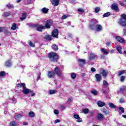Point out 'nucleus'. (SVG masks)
<instances>
[{"instance_id": "23", "label": "nucleus", "mask_w": 126, "mask_h": 126, "mask_svg": "<svg viewBox=\"0 0 126 126\" xmlns=\"http://www.w3.org/2000/svg\"><path fill=\"white\" fill-rule=\"evenodd\" d=\"M52 49L54 51H58V50H59V46H58V45L57 44H54L52 45Z\"/></svg>"}, {"instance_id": "59", "label": "nucleus", "mask_w": 126, "mask_h": 126, "mask_svg": "<svg viewBox=\"0 0 126 126\" xmlns=\"http://www.w3.org/2000/svg\"><path fill=\"white\" fill-rule=\"evenodd\" d=\"M72 98H70L68 99V101H67V102H68V103H70V102H72Z\"/></svg>"}, {"instance_id": "1", "label": "nucleus", "mask_w": 126, "mask_h": 126, "mask_svg": "<svg viewBox=\"0 0 126 126\" xmlns=\"http://www.w3.org/2000/svg\"><path fill=\"white\" fill-rule=\"evenodd\" d=\"M97 23V21L95 19H93L91 20L90 23V28L93 30H95V31H97V32H100V31H102L103 28L100 25H95Z\"/></svg>"}, {"instance_id": "37", "label": "nucleus", "mask_w": 126, "mask_h": 126, "mask_svg": "<svg viewBox=\"0 0 126 126\" xmlns=\"http://www.w3.org/2000/svg\"><path fill=\"white\" fill-rule=\"evenodd\" d=\"M101 52H102V53H103V54H105V55H108V54H109V53H108V52H107V51H106V49L102 48L100 49Z\"/></svg>"}, {"instance_id": "14", "label": "nucleus", "mask_w": 126, "mask_h": 126, "mask_svg": "<svg viewBox=\"0 0 126 126\" xmlns=\"http://www.w3.org/2000/svg\"><path fill=\"white\" fill-rule=\"evenodd\" d=\"M116 40H117L118 42L119 43H126V40L123 37H121L120 36H116Z\"/></svg>"}, {"instance_id": "55", "label": "nucleus", "mask_w": 126, "mask_h": 126, "mask_svg": "<svg viewBox=\"0 0 126 126\" xmlns=\"http://www.w3.org/2000/svg\"><path fill=\"white\" fill-rule=\"evenodd\" d=\"M124 34L123 36H126V29H123Z\"/></svg>"}, {"instance_id": "42", "label": "nucleus", "mask_w": 126, "mask_h": 126, "mask_svg": "<svg viewBox=\"0 0 126 126\" xmlns=\"http://www.w3.org/2000/svg\"><path fill=\"white\" fill-rule=\"evenodd\" d=\"M99 11H100V8L99 7H96L94 9V12H95V13H98V12H99Z\"/></svg>"}, {"instance_id": "40", "label": "nucleus", "mask_w": 126, "mask_h": 126, "mask_svg": "<svg viewBox=\"0 0 126 126\" xmlns=\"http://www.w3.org/2000/svg\"><path fill=\"white\" fill-rule=\"evenodd\" d=\"M71 77L72 79H74L76 77V74L75 73H72L71 74Z\"/></svg>"}, {"instance_id": "41", "label": "nucleus", "mask_w": 126, "mask_h": 126, "mask_svg": "<svg viewBox=\"0 0 126 126\" xmlns=\"http://www.w3.org/2000/svg\"><path fill=\"white\" fill-rule=\"evenodd\" d=\"M10 126H16V123H15V121H12L10 123Z\"/></svg>"}, {"instance_id": "36", "label": "nucleus", "mask_w": 126, "mask_h": 126, "mask_svg": "<svg viewBox=\"0 0 126 126\" xmlns=\"http://www.w3.org/2000/svg\"><path fill=\"white\" fill-rule=\"evenodd\" d=\"M91 93L94 96H97V95H98V93L97 92V91H96V90L92 91Z\"/></svg>"}, {"instance_id": "2", "label": "nucleus", "mask_w": 126, "mask_h": 126, "mask_svg": "<svg viewBox=\"0 0 126 126\" xmlns=\"http://www.w3.org/2000/svg\"><path fill=\"white\" fill-rule=\"evenodd\" d=\"M48 57L50 58L51 62H58L59 59V56L57 55V53L52 52L48 55Z\"/></svg>"}, {"instance_id": "45", "label": "nucleus", "mask_w": 126, "mask_h": 126, "mask_svg": "<svg viewBox=\"0 0 126 126\" xmlns=\"http://www.w3.org/2000/svg\"><path fill=\"white\" fill-rule=\"evenodd\" d=\"M77 11H78L79 12L83 13L84 12V9H83V8H80L77 9Z\"/></svg>"}, {"instance_id": "50", "label": "nucleus", "mask_w": 126, "mask_h": 126, "mask_svg": "<svg viewBox=\"0 0 126 126\" xmlns=\"http://www.w3.org/2000/svg\"><path fill=\"white\" fill-rule=\"evenodd\" d=\"M67 36L68 38H72L73 35L71 33H68Z\"/></svg>"}, {"instance_id": "62", "label": "nucleus", "mask_w": 126, "mask_h": 126, "mask_svg": "<svg viewBox=\"0 0 126 126\" xmlns=\"http://www.w3.org/2000/svg\"><path fill=\"white\" fill-rule=\"evenodd\" d=\"M3 27H0V33H1L2 32V29Z\"/></svg>"}, {"instance_id": "26", "label": "nucleus", "mask_w": 126, "mask_h": 126, "mask_svg": "<svg viewBox=\"0 0 126 126\" xmlns=\"http://www.w3.org/2000/svg\"><path fill=\"white\" fill-rule=\"evenodd\" d=\"M41 11L43 12V13H48L49 9L46 7H44L41 9Z\"/></svg>"}, {"instance_id": "10", "label": "nucleus", "mask_w": 126, "mask_h": 126, "mask_svg": "<svg viewBox=\"0 0 126 126\" xmlns=\"http://www.w3.org/2000/svg\"><path fill=\"white\" fill-rule=\"evenodd\" d=\"M96 58H97V55H96L94 53L92 52L90 53V55H89V60H90V61L95 60Z\"/></svg>"}, {"instance_id": "15", "label": "nucleus", "mask_w": 126, "mask_h": 126, "mask_svg": "<svg viewBox=\"0 0 126 126\" xmlns=\"http://www.w3.org/2000/svg\"><path fill=\"white\" fill-rule=\"evenodd\" d=\"M74 119H75L77 120V123H81L82 122V119L80 118V117H79V115L77 114H75L73 116Z\"/></svg>"}, {"instance_id": "5", "label": "nucleus", "mask_w": 126, "mask_h": 126, "mask_svg": "<svg viewBox=\"0 0 126 126\" xmlns=\"http://www.w3.org/2000/svg\"><path fill=\"white\" fill-rule=\"evenodd\" d=\"M86 61L84 59H80L78 60V63L80 67H83L84 66V64H85V62Z\"/></svg>"}, {"instance_id": "21", "label": "nucleus", "mask_w": 126, "mask_h": 126, "mask_svg": "<svg viewBox=\"0 0 126 126\" xmlns=\"http://www.w3.org/2000/svg\"><path fill=\"white\" fill-rule=\"evenodd\" d=\"M105 105H106L105 103L103 101H98L97 102V106L100 108H101L102 107H104Z\"/></svg>"}, {"instance_id": "25", "label": "nucleus", "mask_w": 126, "mask_h": 126, "mask_svg": "<svg viewBox=\"0 0 126 126\" xmlns=\"http://www.w3.org/2000/svg\"><path fill=\"white\" fill-rule=\"evenodd\" d=\"M17 86L18 88H21V87H23L24 88V87H25L26 85L25 83L18 84L17 85Z\"/></svg>"}, {"instance_id": "35", "label": "nucleus", "mask_w": 126, "mask_h": 126, "mask_svg": "<svg viewBox=\"0 0 126 126\" xmlns=\"http://www.w3.org/2000/svg\"><path fill=\"white\" fill-rule=\"evenodd\" d=\"M110 15H111V12H108L104 13L103 15V17H108V16H110Z\"/></svg>"}, {"instance_id": "7", "label": "nucleus", "mask_w": 126, "mask_h": 126, "mask_svg": "<svg viewBox=\"0 0 126 126\" xmlns=\"http://www.w3.org/2000/svg\"><path fill=\"white\" fill-rule=\"evenodd\" d=\"M99 73L100 74H102L103 77H107V75H108V71L104 70L103 68L100 69Z\"/></svg>"}, {"instance_id": "54", "label": "nucleus", "mask_w": 126, "mask_h": 126, "mask_svg": "<svg viewBox=\"0 0 126 126\" xmlns=\"http://www.w3.org/2000/svg\"><path fill=\"white\" fill-rule=\"evenodd\" d=\"M29 45L31 46V47H34V44H33V43H32L31 41L29 42Z\"/></svg>"}, {"instance_id": "56", "label": "nucleus", "mask_w": 126, "mask_h": 126, "mask_svg": "<svg viewBox=\"0 0 126 126\" xmlns=\"http://www.w3.org/2000/svg\"><path fill=\"white\" fill-rule=\"evenodd\" d=\"M67 15H64L62 16V19H65L66 18H67Z\"/></svg>"}, {"instance_id": "51", "label": "nucleus", "mask_w": 126, "mask_h": 126, "mask_svg": "<svg viewBox=\"0 0 126 126\" xmlns=\"http://www.w3.org/2000/svg\"><path fill=\"white\" fill-rule=\"evenodd\" d=\"M12 101H13V103L14 104H15V103H16L17 101H16V98H13L12 99Z\"/></svg>"}, {"instance_id": "49", "label": "nucleus", "mask_w": 126, "mask_h": 126, "mask_svg": "<svg viewBox=\"0 0 126 126\" xmlns=\"http://www.w3.org/2000/svg\"><path fill=\"white\" fill-rule=\"evenodd\" d=\"M58 123H61V120L59 119L56 120L54 122V124H58Z\"/></svg>"}, {"instance_id": "24", "label": "nucleus", "mask_w": 126, "mask_h": 126, "mask_svg": "<svg viewBox=\"0 0 126 126\" xmlns=\"http://www.w3.org/2000/svg\"><path fill=\"white\" fill-rule=\"evenodd\" d=\"M108 85H109V83H108L107 81H106V80H103V86H102V87L107 88V87H108Z\"/></svg>"}, {"instance_id": "11", "label": "nucleus", "mask_w": 126, "mask_h": 126, "mask_svg": "<svg viewBox=\"0 0 126 126\" xmlns=\"http://www.w3.org/2000/svg\"><path fill=\"white\" fill-rule=\"evenodd\" d=\"M96 82H100L102 80V76L100 74H96L94 76Z\"/></svg>"}, {"instance_id": "29", "label": "nucleus", "mask_w": 126, "mask_h": 126, "mask_svg": "<svg viewBox=\"0 0 126 126\" xmlns=\"http://www.w3.org/2000/svg\"><path fill=\"white\" fill-rule=\"evenodd\" d=\"M29 116L30 118H34V117H35V113L34 112L31 111L29 113Z\"/></svg>"}, {"instance_id": "16", "label": "nucleus", "mask_w": 126, "mask_h": 126, "mask_svg": "<svg viewBox=\"0 0 126 126\" xmlns=\"http://www.w3.org/2000/svg\"><path fill=\"white\" fill-rule=\"evenodd\" d=\"M111 7L113 10H115V11H119V7L117 4H113L111 5Z\"/></svg>"}, {"instance_id": "4", "label": "nucleus", "mask_w": 126, "mask_h": 126, "mask_svg": "<svg viewBox=\"0 0 126 126\" xmlns=\"http://www.w3.org/2000/svg\"><path fill=\"white\" fill-rule=\"evenodd\" d=\"M52 25H53V21L52 20H48L44 27L45 28H47V29H50Z\"/></svg>"}, {"instance_id": "30", "label": "nucleus", "mask_w": 126, "mask_h": 126, "mask_svg": "<svg viewBox=\"0 0 126 126\" xmlns=\"http://www.w3.org/2000/svg\"><path fill=\"white\" fill-rule=\"evenodd\" d=\"M44 39L46 40H48L49 41H51L52 40V36L46 35L44 37Z\"/></svg>"}, {"instance_id": "13", "label": "nucleus", "mask_w": 126, "mask_h": 126, "mask_svg": "<svg viewBox=\"0 0 126 126\" xmlns=\"http://www.w3.org/2000/svg\"><path fill=\"white\" fill-rule=\"evenodd\" d=\"M104 119V115L101 113H98L96 116V120L97 121H102Z\"/></svg>"}, {"instance_id": "19", "label": "nucleus", "mask_w": 126, "mask_h": 126, "mask_svg": "<svg viewBox=\"0 0 126 126\" xmlns=\"http://www.w3.org/2000/svg\"><path fill=\"white\" fill-rule=\"evenodd\" d=\"M11 65H12V63H11V60H7L5 63V65L7 67H10V66H11Z\"/></svg>"}, {"instance_id": "6", "label": "nucleus", "mask_w": 126, "mask_h": 126, "mask_svg": "<svg viewBox=\"0 0 126 126\" xmlns=\"http://www.w3.org/2000/svg\"><path fill=\"white\" fill-rule=\"evenodd\" d=\"M33 93V91L26 88V86H25V87H24L23 88V93L24 94H26V95H27V94H29V93Z\"/></svg>"}, {"instance_id": "8", "label": "nucleus", "mask_w": 126, "mask_h": 126, "mask_svg": "<svg viewBox=\"0 0 126 126\" xmlns=\"http://www.w3.org/2000/svg\"><path fill=\"white\" fill-rule=\"evenodd\" d=\"M52 35L54 38H59V30L57 29L54 30L52 32Z\"/></svg>"}, {"instance_id": "61", "label": "nucleus", "mask_w": 126, "mask_h": 126, "mask_svg": "<svg viewBox=\"0 0 126 126\" xmlns=\"http://www.w3.org/2000/svg\"><path fill=\"white\" fill-rule=\"evenodd\" d=\"M120 5H121L122 6H125V3L123 2H120Z\"/></svg>"}, {"instance_id": "17", "label": "nucleus", "mask_w": 126, "mask_h": 126, "mask_svg": "<svg viewBox=\"0 0 126 126\" xmlns=\"http://www.w3.org/2000/svg\"><path fill=\"white\" fill-rule=\"evenodd\" d=\"M2 32H4V34H5L6 35H10V34H11L10 32H9L8 30H7V28L6 27H3Z\"/></svg>"}, {"instance_id": "48", "label": "nucleus", "mask_w": 126, "mask_h": 126, "mask_svg": "<svg viewBox=\"0 0 126 126\" xmlns=\"http://www.w3.org/2000/svg\"><path fill=\"white\" fill-rule=\"evenodd\" d=\"M120 102L123 104V103H126V100L124 98H121L120 99Z\"/></svg>"}, {"instance_id": "18", "label": "nucleus", "mask_w": 126, "mask_h": 126, "mask_svg": "<svg viewBox=\"0 0 126 126\" xmlns=\"http://www.w3.org/2000/svg\"><path fill=\"white\" fill-rule=\"evenodd\" d=\"M51 1L54 6H58L60 3V0H51Z\"/></svg>"}, {"instance_id": "20", "label": "nucleus", "mask_w": 126, "mask_h": 126, "mask_svg": "<svg viewBox=\"0 0 126 126\" xmlns=\"http://www.w3.org/2000/svg\"><path fill=\"white\" fill-rule=\"evenodd\" d=\"M10 15H11V12H4L2 14L3 17H8Z\"/></svg>"}, {"instance_id": "44", "label": "nucleus", "mask_w": 126, "mask_h": 126, "mask_svg": "<svg viewBox=\"0 0 126 126\" xmlns=\"http://www.w3.org/2000/svg\"><path fill=\"white\" fill-rule=\"evenodd\" d=\"M125 79H126V77L124 76H121L120 78V81H121V82H124Z\"/></svg>"}, {"instance_id": "3", "label": "nucleus", "mask_w": 126, "mask_h": 126, "mask_svg": "<svg viewBox=\"0 0 126 126\" xmlns=\"http://www.w3.org/2000/svg\"><path fill=\"white\" fill-rule=\"evenodd\" d=\"M62 72H63V71L61 70L60 68V67L59 66H56V67L54 69V73L55 74H57V76L59 77L62 76Z\"/></svg>"}, {"instance_id": "43", "label": "nucleus", "mask_w": 126, "mask_h": 126, "mask_svg": "<svg viewBox=\"0 0 126 126\" xmlns=\"http://www.w3.org/2000/svg\"><path fill=\"white\" fill-rule=\"evenodd\" d=\"M119 110L121 111V113H125V108L124 107H119Z\"/></svg>"}, {"instance_id": "28", "label": "nucleus", "mask_w": 126, "mask_h": 126, "mask_svg": "<svg viewBox=\"0 0 126 126\" xmlns=\"http://www.w3.org/2000/svg\"><path fill=\"white\" fill-rule=\"evenodd\" d=\"M108 105L109 108H112V109H116V105H115V104L112 102L108 103Z\"/></svg>"}, {"instance_id": "12", "label": "nucleus", "mask_w": 126, "mask_h": 126, "mask_svg": "<svg viewBox=\"0 0 126 126\" xmlns=\"http://www.w3.org/2000/svg\"><path fill=\"white\" fill-rule=\"evenodd\" d=\"M48 78H54L55 77V72L53 71H49L47 73Z\"/></svg>"}, {"instance_id": "27", "label": "nucleus", "mask_w": 126, "mask_h": 126, "mask_svg": "<svg viewBox=\"0 0 126 126\" xmlns=\"http://www.w3.org/2000/svg\"><path fill=\"white\" fill-rule=\"evenodd\" d=\"M124 73H126V70H121L118 72V76H121V75H123Z\"/></svg>"}, {"instance_id": "39", "label": "nucleus", "mask_w": 126, "mask_h": 126, "mask_svg": "<svg viewBox=\"0 0 126 126\" xmlns=\"http://www.w3.org/2000/svg\"><path fill=\"white\" fill-rule=\"evenodd\" d=\"M83 112L84 114H88L89 113V109L88 108L84 109H83Z\"/></svg>"}, {"instance_id": "52", "label": "nucleus", "mask_w": 126, "mask_h": 126, "mask_svg": "<svg viewBox=\"0 0 126 126\" xmlns=\"http://www.w3.org/2000/svg\"><path fill=\"white\" fill-rule=\"evenodd\" d=\"M54 114H55V115H59V110H54Z\"/></svg>"}, {"instance_id": "31", "label": "nucleus", "mask_w": 126, "mask_h": 126, "mask_svg": "<svg viewBox=\"0 0 126 126\" xmlns=\"http://www.w3.org/2000/svg\"><path fill=\"white\" fill-rule=\"evenodd\" d=\"M58 92L56 90H51L50 91H49V94H50V95H52V94H55V93H57Z\"/></svg>"}, {"instance_id": "57", "label": "nucleus", "mask_w": 126, "mask_h": 126, "mask_svg": "<svg viewBox=\"0 0 126 126\" xmlns=\"http://www.w3.org/2000/svg\"><path fill=\"white\" fill-rule=\"evenodd\" d=\"M39 79H41V72L39 73V75L37 77V80H39Z\"/></svg>"}, {"instance_id": "22", "label": "nucleus", "mask_w": 126, "mask_h": 126, "mask_svg": "<svg viewBox=\"0 0 126 126\" xmlns=\"http://www.w3.org/2000/svg\"><path fill=\"white\" fill-rule=\"evenodd\" d=\"M116 49L117 50L118 53H119V54H123V52H122V50L123 49V48L122 47V46H118L117 47Z\"/></svg>"}, {"instance_id": "63", "label": "nucleus", "mask_w": 126, "mask_h": 126, "mask_svg": "<svg viewBox=\"0 0 126 126\" xmlns=\"http://www.w3.org/2000/svg\"><path fill=\"white\" fill-rule=\"evenodd\" d=\"M24 126H28V123L27 122H25L23 123Z\"/></svg>"}, {"instance_id": "46", "label": "nucleus", "mask_w": 126, "mask_h": 126, "mask_svg": "<svg viewBox=\"0 0 126 126\" xmlns=\"http://www.w3.org/2000/svg\"><path fill=\"white\" fill-rule=\"evenodd\" d=\"M4 75H5V72H4V71L0 72V77L4 76Z\"/></svg>"}, {"instance_id": "47", "label": "nucleus", "mask_w": 126, "mask_h": 126, "mask_svg": "<svg viewBox=\"0 0 126 126\" xmlns=\"http://www.w3.org/2000/svg\"><path fill=\"white\" fill-rule=\"evenodd\" d=\"M6 7H8V8H12L13 5L12 4H8L6 5Z\"/></svg>"}, {"instance_id": "34", "label": "nucleus", "mask_w": 126, "mask_h": 126, "mask_svg": "<svg viewBox=\"0 0 126 126\" xmlns=\"http://www.w3.org/2000/svg\"><path fill=\"white\" fill-rule=\"evenodd\" d=\"M21 117H22L21 114H16L15 116V119L16 120H19V119H20V118H21Z\"/></svg>"}, {"instance_id": "33", "label": "nucleus", "mask_w": 126, "mask_h": 126, "mask_svg": "<svg viewBox=\"0 0 126 126\" xmlns=\"http://www.w3.org/2000/svg\"><path fill=\"white\" fill-rule=\"evenodd\" d=\"M27 17L26 13H23L22 16V17L21 18V20H24V19H26Z\"/></svg>"}, {"instance_id": "53", "label": "nucleus", "mask_w": 126, "mask_h": 126, "mask_svg": "<svg viewBox=\"0 0 126 126\" xmlns=\"http://www.w3.org/2000/svg\"><path fill=\"white\" fill-rule=\"evenodd\" d=\"M91 71H92V72H95V71H96V69H95L94 67H92Z\"/></svg>"}, {"instance_id": "38", "label": "nucleus", "mask_w": 126, "mask_h": 126, "mask_svg": "<svg viewBox=\"0 0 126 126\" xmlns=\"http://www.w3.org/2000/svg\"><path fill=\"white\" fill-rule=\"evenodd\" d=\"M126 90V86H123L122 88H120V92H121V93H123V92H125Z\"/></svg>"}, {"instance_id": "64", "label": "nucleus", "mask_w": 126, "mask_h": 126, "mask_svg": "<svg viewBox=\"0 0 126 126\" xmlns=\"http://www.w3.org/2000/svg\"><path fill=\"white\" fill-rule=\"evenodd\" d=\"M100 58H101V59H102L103 60L105 59V56L104 55H101Z\"/></svg>"}, {"instance_id": "60", "label": "nucleus", "mask_w": 126, "mask_h": 126, "mask_svg": "<svg viewBox=\"0 0 126 126\" xmlns=\"http://www.w3.org/2000/svg\"><path fill=\"white\" fill-rule=\"evenodd\" d=\"M110 53L111 54H113V53H115V49H112L110 51Z\"/></svg>"}, {"instance_id": "9", "label": "nucleus", "mask_w": 126, "mask_h": 126, "mask_svg": "<svg viewBox=\"0 0 126 126\" xmlns=\"http://www.w3.org/2000/svg\"><path fill=\"white\" fill-rule=\"evenodd\" d=\"M33 26L36 27V30H37V31H38L39 32H42V29H46L45 28V26H43L42 25H34Z\"/></svg>"}, {"instance_id": "32", "label": "nucleus", "mask_w": 126, "mask_h": 126, "mask_svg": "<svg viewBox=\"0 0 126 126\" xmlns=\"http://www.w3.org/2000/svg\"><path fill=\"white\" fill-rule=\"evenodd\" d=\"M16 28H17V27L16 26V24L13 23L12 25V27L11 28V29L12 30H16Z\"/></svg>"}, {"instance_id": "58", "label": "nucleus", "mask_w": 126, "mask_h": 126, "mask_svg": "<svg viewBox=\"0 0 126 126\" xmlns=\"http://www.w3.org/2000/svg\"><path fill=\"white\" fill-rule=\"evenodd\" d=\"M111 44H112V42H108L106 43V45L109 47V46H111Z\"/></svg>"}]
</instances>
